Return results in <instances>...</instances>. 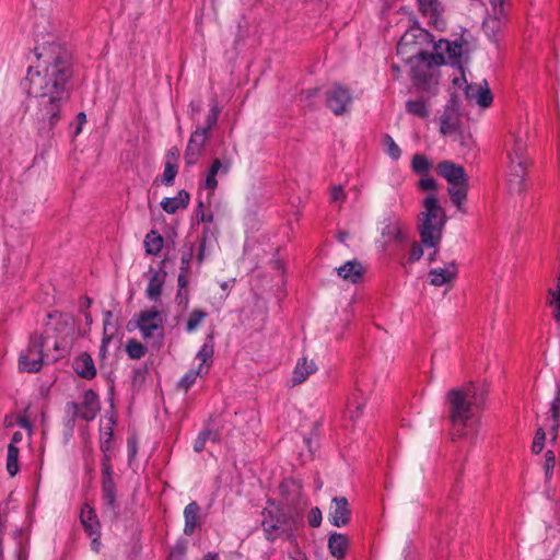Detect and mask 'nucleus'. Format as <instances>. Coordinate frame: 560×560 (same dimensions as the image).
<instances>
[{
  "instance_id": "1",
  "label": "nucleus",
  "mask_w": 560,
  "mask_h": 560,
  "mask_svg": "<svg viewBox=\"0 0 560 560\" xmlns=\"http://www.w3.org/2000/svg\"><path fill=\"white\" fill-rule=\"evenodd\" d=\"M35 52L37 62L27 69L24 89L36 100L34 118L38 130L47 133L61 119L70 98L72 61L70 54L55 44L36 48Z\"/></svg>"
},
{
  "instance_id": "25",
  "label": "nucleus",
  "mask_w": 560,
  "mask_h": 560,
  "mask_svg": "<svg viewBox=\"0 0 560 560\" xmlns=\"http://www.w3.org/2000/svg\"><path fill=\"white\" fill-rule=\"evenodd\" d=\"M230 167H231L230 161H225L223 163L219 159L213 160V162L208 171V174L206 176L205 188L210 191H213L218 187L217 175L219 173L226 174L230 171Z\"/></svg>"
},
{
  "instance_id": "31",
  "label": "nucleus",
  "mask_w": 560,
  "mask_h": 560,
  "mask_svg": "<svg viewBox=\"0 0 560 560\" xmlns=\"http://www.w3.org/2000/svg\"><path fill=\"white\" fill-rule=\"evenodd\" d=\"M213 357V346L211 343H203L196 355L198 368L196 374H205L208 372Z\"/></svg>"
},
{
  "instance_id": "24",
  "label": "nucleus",
  "mask_w": 560,
  "mask_h": 560,
  "mask_svg": "<svg viewBox=\"0 0 560 560\" xmlns=\"http://www.w3.org/2000/svg\"><path fill=\"white\" fill-rule=\"evenodd\" d=\"M466 94L468 97L475 98L477 104L481 107L490 106L493 101L492 93L488 88L487 81H483V84L468 85Z\"/></svg>"
},
{
  "instance_id": "45",
  "label": "nucleus",
  "mask_w": 560,
  "mask_h": 560,
  "mask_svg": "<svg viewBox=\"0 0 560 560\" xmlns=\"http://www.w3.org/2000/svg\"><path fill=\"white\" fill-rule=\"evenodd\" d=\"M127 352L131 359H140L145 353V348L136 340H130L127 343Z\"/></svg>"
},
{
  "instance_id": "4",
  "label": "nucleus",
  "mask_w": 560,
  "mask_h": 560,
  "mask_svg": "<svg viewBox=\"0 0 560 560\" xmlns=\"http://www.w3.org/2000/svg\"><path fill=\"white\" fill-rule=\"evenodd\" d=\"M423 211L419 217V235L425 246H438L441 243L443 230L446 223L444 209L439 205L434 195H429L423 200Z\"/></svg>"
},
{
  "instance_id": "44",
  "label": "nucleus",
  "mask_w": 560,
  "mask_h": 560,
  "mask_svg": "<svg viewBox=\"0 0 560 560\" xmlns=\"http://www.w3.org/2000/svg\"><path fill=\"white\" fill-rule=\"evenodd\" d=\"M383 142L386 145V152L393 160H398L400 158L401 151L399 147L395 143L394 139L389 135H385L383 137Z\"/></svg>"
},
{
  "instance_id": "55",
  "label": "nucleus",
  "mask_w": 560,
  "mask_h": 560,
  "mask_svg": "<svg viewBox=\"0 0 560 560\" xmlns=\"http://www.w3.org/2000/svg\"><path fill=\"white\" fill-rule=\"evenodd\" d=\"M418 187L422 190H434L436 188V182L432 177H425L419 180Z\"/></svg>"
},
{
  "instance_id": "16",
  "label": "nucleus",
  "mask_w": 560,
  "mask_h": 560,
  "mask_svg": "<svg viewBox=\"0 0 560 560\" xmlns=\"http://www.w3.org/2000/svg\"><path fill=\"white\" fill-rule=\"evenodd\" d=\"M430 284L442 287L452 282L457 276V265L452 261L444 268H434L429 271Z\"/></svg>"
},
{
  "instance_id": "21",
  "label": "nucleus",
  "mask_w": 560,
  "mask_h": 560,
  "mask_svg": "<svg viewBox=\"0 0 560 560\" xmlns=\"http://www.w3.org/2000/svg\"><path fill=\"white\" fill-rule=\"evenodd\" d=\"M350 540L347 535L332 533L328 537V550L331 557L342 560L346 557Z\"/></svg>"
},
{
  "instance_id": "35",
  "label": "nucleus",
  "mask_w": 560,
  "mask_h": 560,
  "mask_svg": "<svg viewBox=\"0 0 560 560\" xmlns=\"http://www.w3.org/2000/svg\"><path fill=\"white\" fill-rule=\"evenodd\" d=\"M364 404L365 402L361 397V390L359 388H355V390L352 393V396L350 397L349 404L350 419L352 421H355L358 418H360L363 411Z\"/></svg>"
},
{
  "instance_id": "37",
  "label": "nucleus",
  "mask_w": 560,
  "mask_h": 560,
  "mask_svg": "<svg viewBox=\"0 0 560 560\" xmlns=\"http://www.w3.org/2000/svg\"><path fill=\"white\" fill-rule=\"evenodd\" d=\"M548 294L551 296V300L549 301L550 305L555 306L553 310V318L557 322L558 325H560V273L557 278V287L556 289H550L548 291Z\"/></svg>"
},
{
  "instance_id": "60",
  "label": "nucleus",
  "mask_w": 560,
  "mask_h": 560,
  "mask_svg": "<svg viewBox=\"0 0 560 560\" xmlns=\"http://www.w3.org/2000/svg\"><path fill=\"white\" fill-rule=\"evenodd\" d=\"M110 340H112V337L106 336V335L104 336V338H103V340H102V345H101V347H100V353H101L103 357H105V354H106L107 346H108V343L110 342Z\"/></svg>"
},
{
  "instance_id": "47",
  "label": "nucleus",
  "mask_w": 560,
  "mask_h": 560,
  "mask_svg": "<svg viewBox=\"0 0 560 560\" xmlns=\"http://www.w3.org/2000/svg\"><path fill=\"white\" fill-rule=\"evenodd\" d=\"M423 243H417L415 242L412 245H411V248H410V253H409V256H408V262L409 264H415L416 261L420 260L421 257L423 256Z\"/></svg>"
},
{
  "instance_id": "20",
  "label": "nucleus",
  "mask_w": 560,
  "mask_h": 560,
  "mask_svg": "<svg viewBox=\"0 0 560 560\" xmlns=\"http://www.w3.org/2000/svg\"><path fill=\"white\" fill-rule=\"evenodd\" d=\"M150 278L145 289V295L150 301L156 302L160 300L162 290L166 279L164 270H150Z\"/></svg>"
},
{
  "instance_id": "54",
  "label": "nucleus",
  "mask_w": 560,
  "mask_h": 560,
  "mask_svg": "<svg viewBox=\"0 0 560 560\" xmlns=\"http://www.w3.org/2000/svg\"><path fill=\"white\" fill-rule=\"evenodd\" d=\"M346 198L342 186H334L330 191V200L332 202L343 201Z\"/></svg>"
},
{
  "instance_id": "8",
  "label": "nucleus",
  "mask_w": 560,
  "mask_h": 560,
  "mask_svg": "<svg viewBox=\"0 0 560 560\" xmlns=\"http://www.w3.org/2000/svg\"><path fill=\"white\" fill-rule=\"evenodd\" d=\"M114 454H103L101 462L102 472V501L104 504V515L109 516L112 520L118 517V502H117V489L113 478V465L112 457Z\"/></svg>"
},
{
  "instance_id": "53",
  "label": "nucleus",
  "mask_w": 560,
  "mask_h": 560,
  "mask_svg": "<svg viewBox=\"0 0 560 560\" xmlns=\"http://www.w3.org/2000/svg\"><path fill=\"white\" fill-rule=\"evenodd\" d=\"M176 303L182 306L183 308H187L189 303V292L187 289H178L176 296H175Z\"/></svg>"
},
{
  "instance_id": "17",
  "label": "nucleus",
  "mask_w": 560,
  "mask_h": 560,
  "mask_svg": "<svg viewBox=\"0 0 560 560\" xmlns=\"http://www.w3.org/2000/svg\"><path fill=\"white\" fill-rule=\"evenodd\" d=\"M508 21V14H495V13H487L482 28L486 35L494 43L498 42V35L503 30L505 23Z\"/></svg>"
},
{
  "instance_id": "34",
  "label": "nucleus",
  "mask_w": 560,
  "mask_h": 560,
  "mask_svg": "<svg viewBox=\"0 0 560 560\" xmlns=\"http://www.w3.org/2000/svg\"><path fill=\"white\" fill-rule=\"evenodd\" d=\"M19 448L16 445H13V443H10L8 445V452H7V471L11 477H14L19 470Z\"/></svg>"
},
{
  "instance_id": "7",
  "label": "nucleus",
  "mask_w": 560,
  "mask_h": 560,
  "mask_svg": "<svg viewBox=\"0 0 560 560\" xmlns=\"http://www.w3.org/2000/svg\"><path fill=\"white\" fill-rule=\"evenodd\" d=\"M46 345L47 337L37 334L32 335L26 349L20 353L19 370L27 373L38 372L43 364L50 360L49 354L44 349Z\"/></svg>"
},
{
  "instance_id": "61",
  "label": "nucleus",
  "mask_w": 560,
  "mask_h": 560,
  "mask_svg": "<svg viewBox=\"0 0 560 560\" xmlns=\"http://www.w3.org/2000/svg\"><path fill=\"white\" fill-rule=\"evenodd\" d=\"M128 453H129V456H135L137 453V443H136L135 439L128 440Z\"/></svg>"
},
{
  "instance_id": "27",
  "label": "nucleus",
  "mask_w": 560,
  "mask_h": 560,
  "mask_svg": "<svg viewBox=\"0 0 560 560\" xmlns=\"http://www.w3.org/2000/svg\"><path fill=\"white\" fill-rule=\"evenodd\" d=\"M73 369L78 375H80L81 377H83L85 380H91L96 374V369L94 366V362H93L92 358L86 353L79 355L74 360Z\"/></svg>"
},
{
  "instance_id": "41",
  "label": "nucleus",
  "mask_w": 560,
  "mask_h": 560,
  "mask_svg": "<svg viewBox=\"0 0 560 560\" xmlns=\"http://www.w3.org/2000/svg\"><path fill=\"white\" fill-rule=\"evenodd\" d=\"M113 438L114 432L112 427L108 428L107 431L101 433L100 448L103 454H114Z\"/></svg>"
},
{
  "instance_id": "2",
  "label": "nucleus",
  "mask_w": 560,
  "mask_h": 560,
  "mask_svg": "<svg viewBox=\"0 0 560 560\" xmlns=\"http://www.w3.org/2000/svg\"><path fill=\"white\" fill-rule=\"evenodd\" d=\"M483 388L453 387L446 395L452 422L451 435L453 440L468 435L474 430V418L485 400Z\"/></svg>"
},
{
  "instance_id": "50",
  "label": "nucleus",
  "mask_w": 560,
  "mask_h": 560,
  "mask_svg": "<svg viewBox=\"0 0 560 560\" xmlns=\"http://www.w3.org/2000/svg\"><path fill=\"white\" fill-rule=\"evenodd\" d=\"M194 247L190 246L186 253H183L180 257V268L179 271L189 272L190 261L192 259Z\"/></svg>"
},
{
  "instance_id": "3",
  "label": "nucleus",
  "mask_w": 560,
  "mask_h": 560,
  "mask_svg": "<svg viewBox=\"0 0 560 560\" xmlns=\"http://www.w3.org/2000/svg\"><path fill=\"white\" fill-rule=\"evenodd\" d=\"M269 506L261 511V528L265 538L273 542L278 538L295 542V532L303 525V515L296 508L295 498H285L279 504L268 500Z\"/></svg>"
},
{
  "instance_id": "36",
  "label": "nucleus",
  "mask_w": 560,
  "mask_h": 560,
  "mask_svg": "<svg viewBox=\"0 0 560 560\" xmlns=\"http://www.w3.org/2000/svg\"><path fill=\"white\" fill-rule=\"evenodd\" d=\"M208 441H212V442H218L219 441V434L218 432L215 431H212L210 429H205L202 430L197 439L195 440V443H194V451L196 453H201L205 447H206V443Z\"/></svg>"
},
{
  "instance_id": "40",
  "label": "nucleus",
  "mask_w": 560,
  "mask_h": 560,
  "mask_svg": "<svg viewBox=\"0 0 560 560\" xmlns=\"http://www.w3.org/2000/svg\"><path fill=\"white\" fill-rule=\"evenodd\" d=\"M207 316L208 314L205 311L194 310L186 322V331L194 332Z\"/></svg>"
},
{
  "instance_id": "10",
  "label": "nucleus",
  "mask_w": 560,
  "mask_h": 560,
  "mask_svg": "<svg viewBox=\"0 0 560 560\" xmlns=\"http://www.w3.org/2000/svg\"><path fill=\"white\" fill-rule=\"evenodd\" d=\"M411 68L412 80L417 85H430L433 81L432 60L428 51L417 50L413 56L408 59Z\"/></svg>"
},
{
  "instance_id": "19",
  "label": "nucleus",
  "mask_w": 560,
  "mask_h": 560,
  "mask_svg": "<svg viewBox=\"0 0 560 560\" xmlns=\"http://www.w3.org/2000/svg\"><path fill=\"white\" fill-rule=\"evenodd\" d=\"M80 521L84 532L89 536L98 535L101 533V523L95 510L88 503L81 508Z\"/></svg>"
},
{
  "instance_id": "30",
  "label": "nucleus",
  "mask_w": 560,
  "mask_h": 560,
  "mask_svg": "<svg viewBox=\"0 0 560 560\" xmlns=\"http://www.w3.org/2000/svg\"><path fill=\"white\" fill-rule=\"evenodd\" d=\"M143 245L148 255L158 256L163 248L164 238L156 230H151L144 236Z\"/></svg>"
},
{
  "instance_id": "46",
  "label": "nucleus",
  "mask_w": 560,
  "mask_h": 560,
  "mask_svg": "<svg viewBox=\"0 0 560 560\" xmlns=\"http://www.w3.org/2000/svg\"><path fill=\"white\" fill-rule=\"evenodd\" d=\"M546 441V431L544 428H538L532 444V452L534 454H539L545 445Z\"/></svg>"
},
{
  "instance_id": "13",
  "label": "nucleus",
  "mask_w": 560,
  "mask_h": 560,
  "mask_svg": "<svg viewBox=\"0 0 560 560\" xmlns=\"http://www.w3.org/2000/svg\"><path fill=\"white\" fill-rule=\"evenodd\" d=\"M209 135L206 133V130L196 129L194 132H191L184 153V159L187 166L195 165L202 156Z\"/></svg>"
},
{
  "instance_id": "51",
  "label": "nucleus",
  "mask_w": 560,
  "mask_h": 560,
  "mask_svg": "<svg viewBox=\"0 0 560 560\" xmlns=\"http://www.w3.org/2000/svg\"><path fill=\"white\" fill-rule=\"evenodd\" d=\"M195 217L198 222H212L213 220V215L211 213H206V211L203 210L202 201L198 203V207L195 210Z\"/></svg>"
},
{
  "instance_id": "15",
  "label": "nucleus",
  "mask_w": 560,
  "mask_h": 560,
  "mask_svg": "<svg viewBox=\"0 0 560 560\" xmlns=\"http://www.w3.org/2000/svg\"><path fill=\"white\" fill-rule=\"evenodd\" d=\"M162 315L156 310L143 311L139 314L138 328L144 338L151 337L154 330L162 327Z\"/></svg>"
},
{
  "instance_id": "63",
  "label": "nucleus",
  "mask_w": 560,
  "mask_h": 560,
  "mask_svg": "<svg viewBox=\"0 0 560 560\" xmlns=\"http://www.w3.org/2000/svg\"><path fill=\"white\" fill-rule=\"evenodd\" d=\"M292 559L293 560H306V556L301 549L296 548L294 556H292Z\"/></svg>"
},
{
  "instance_id": "56",
  "label": "nucleus",
  "mask_w": 560,
  "mask_h": 560,
  "mask_svg": "<svg viewBox=\"0 0 560 560\" xmlns=\"http://www.w3.org/2000/svg\"><path fill=\"white\" fill-rule=\"evenodd\" d=\"M197 370H190L189 372H187L183 378L180 380L179 384L178 385H191L196 382L197 380V376H199L200 374H196Z\"/></svg>"
},
{
  "instance_id": "33",
  "label": "nucleus",
  "mask_w": 560,
  "mask_h": 560,
  "mask_svg": "<svg viewBox=\"0 0 560 560\" xmlns=\"http://www.w3.org/2000/svg\"><path fill=\"white\" fill-rule=\"evenodd\" d=\"M406 112L421 119H425L430 115L429 105L423 98L408 100Z\"/></svg>"
},
{
  "instance_id": "18",
  "label": "nucleus",
  "mask_w": 560,
  "mask_h": 560,
  "mask_svg": "<svg viewBox=\"0 0 560 560\" xmlns=\"http://www.w3.org/2000/svg\"><path fill=\"white\" fill-rule=\"evenodd\" d=\"M336 271L342 280L350 283H358L362 279L365 269L359 260L353 259L336 268Z\"/></svg>"
},
{
  "instance_id": "6",
  "label": "nucleus",
  "mask_w": 560,
  "mask_h": 560,
  "mask_svg": "<svg viewBox=\"0 0 560 560\" xmlns=\"http://www.w3.org/2000/svg\"><path fill=\"white\" fill-rule=\"evenodd\" d=\"M436 170L448 184L447 192L452 202L458 211L466 213L464 201L467 199L468 179L464 167L451 161H443L439 163Z\"/></svg>"
},
{
  "instance_id": "58",
  "label": "nucleus",
  "mask_w": 560,
  "mask_h": 560,
  "mask_svg": "<svg viewBox=\"0 0 560 560\" xmlns=\"http://www.w3.org/2000/svg\"><path fill=\"white\" fill-rule=\"evenodd\" d=\"M318 92H319V89L314 88V89H308V90L304 91L302 93V95L304 96V100L306 102H308V105L312 106L313 105L312 100L317 96Z\"/></svg>"
},
{
  "instance_id": "39",
  "label": "nucleus",
  "mask_w": 560,
  "mask_h": 560,
  "mask_svg": "<svg viewBox=\"0 0 560 560\" xmlns=\"http://www.w3.org/2000/svg\"><path fill=\"white\" fill-rule=\"evenodd\" d=\"M219 114H220V107L218 106L217 102L213 101L211 104L210 110L206 117L205 127H198L197 129L206 130V133L210 136V131L217 125Z\"/></svg>"
},
{
  "instance_id": "9",
  "label": "nucleus",
  "mask_w": 560,
  "mask_h": 560,
  "mask_svg": "<svg viewBox=\"0 0 560 560\" xmlns=\"http://www.w3.org/2000/svg\"><path fill=\"white\" fill-rule=\"evenodd\" d=\"M101 410V402L97 394L89 389L83 395L81 402L68 401L66 405V415L68 423L73 424L80 418L85 421H92L96 418Z\"/></svg>"
},
{
  "instance_id": "26",
  "label": "nucleus",
  "mask_w": 560,
  "mask_h": 560,
  "mask_svg": "<svg viewBox=\"0 0 560 560\" xmlns=\"http://www.w3.org/2000/svg\"><path fill=\"white\" fill-rule=\"evenodd\" d=\"M550 416L546 418V428L551 434V441L555 442L558 438L559 431V417H560V394L558 393L550 404Z\"/></svg>"
},
{
  "instance_id": "43",
  "label": "nucleus",
  "mask_w": 560,
  "mask_h": 560,
  "mask_svg": "<svg viewBox=\"0 0 560 560\" xmlns=\"http://www.w3.org/2000/svg\"><path fill=\"white\" fill-rule=\"evenodd\" d=\"M177 164L170 162H165L164 172L162 175V183L165 185H172L177 175Z\"/></svg>"
},
{
  "instance_id": "64",
  "label": "nucleus",
  "mask_w": 560,
  "mask_h": 560,
  "mask_svg": "<svg viewBox=\"0 0 560 560\" xmlns=\"http://www.w3.org/2000/svg\"><path fill=\"white\" fill-rule=\"evenodd\" d=\"M201 560H219V555L217 552H207Z\"/></svg>"
},
{
  "instance_id": "22",
  "label": "nucleus",
  "mask_w": 560,
  "mask_h": 560,
  "mask_svg": "<svg viewBox=\"0 0 560 560\" xmlns=\"http://www.w3.org/2000/svg\"><path fill=\"white\" fill-rule=\"evenodd\" d=\"M420 12L429 18V22L435 27L443 25V21L440 19L442 12V5L439 0H417Z\"/></svg>"
},
{
  "instance_id": "42",
  "label": "nucleus",
  "mask_w": 560,
  "mask_h": 560,
  "mask_svg": "<svg viewBox=\"0 0 560 560\" xmlns=\"http://www.w3.org/2000/svg\"><path fill=\"white\" fill-rule=\"evenodd\" d=\"M430 161L422 154H416L412 159V170L420 175H425L431 168Z\"/></svg>"
},
{
  "instance_id": "52",
  "label": "nucleus",
  "mask_w": 560,
  "mask_h": 560,
  "mask_svg": "<svg viewBox=\"0 0 560 560\" xmlns=\"http://www.w3.org/2000/svg\"><path fill=\"white\" fill-rule=\"evenodd\" d=\"M322 511L318 508L311 509L308 513V524L311 527H318L322 523Z\"/></svg>"
},
{
  "instance_id": "5",
  "label": "nucleus",
  "mask_w": 560,
  "mask_h": 560,
  "mask_svg": "<svg viewBox=\"0 0 560 560\" xmlns=\"http://www.w3.org/2000/svg\"><path fill=\"white\" fill-rule=\"evenodd\" d=\"M527 142L526 135H512L511 141L506 143L509 159V184L513 191L524 190V177L527 167Z\"/></svg>"
},
{
  "instance_id": "57",
  "label": "nucleus",
  "mask_w": 560,
  "mask_h": 560,
  "mask_svg": "<svg viewBox=\"0 0 560 560\" xmlns=\"http://www.w3.org/2000/svg\"><path fill=\"white\" fill-rule=\"evenodd\" d=\"M178 289H187L189 283V272L186 271H179L178 278H177Z\"/></svg>"
},
{
  "instance_id": "23",
  "label": "nucleus",
  "mask_w": 560,
  "mask_h": 560,
  "mask_svg": "<svg viewBox=\"0 0 560 560\" xmlns=\"http://www.w3.org/2000/svg\"><path fill=\"white\" fill-rule=\"evenodd\" d=\"M189 200V194L182 189L175 197L163 198L161 201V207L166 213L173 214L179 209L187 208Z\"/></svg>"
},
{
  "instance_id": "12",
  "label": "nucleus",
  "mask_w": 560,
  "mask_h": 560,
  "mask_svg": "<svg viewBox=\"0 0 560 560\" xmlns=\"http://www.w3.org/2000/svg\"><path fill=\"white\" fill-rule=\"evenodd\" d=\"M326 106L336 116L343 115L349 112L352 103L350 91L343 85L336 83L325 92Z\"/></svg>"
},
{
  "instance_id": "11",
  "label": "nucleus",
  "mask_w": 560,
  "mask_h": 560,
  "mask_svg": "<svg viewBox=\"0 0 560 560\" xmlns=\"http://www.w3.org/2000/svg\"><path fill=\"white\" fill-rule=\"evenodd\" d=\"M462 44L440 39L434 44L433 52H429V56L434 66H441L447 62L457 63L462 57Z\"/></svg>"
},
{
  "instance_id": "62",
  "label": "nucleus",
  "mask_w": 560,
  "mask_h": 560,
  "mask_svg": "<svg viewBox=\"0 0 560 560\" xmlns=\"http://www.w3.org/2000/svg\"><path fill=\"white\" fill-rule=\"evenodd\" d=\"M90 537L92 538V544H91L92 549H93L94 551L98 552V550H100V545H101V542H100L101 533H100L97 536H96V535H93V536H90Z\"/></svg>"
},
{
  "instance_id": "29",
  "label": "nucleus",
  "mask_w": 560,
  "mask_h": 560,
  "mask_svg": "<svg viewBox=\"0 0 560 560\" xmlns=\"http://www.w3.org/2000/svg\"><path fill=\"white\" fill-rule=\"evenodd\" d=\"M316 371V365L314 361H308L306 358H303L298 361L295 369L293 371V385H299L306 381L307 376Z\"/></svg>"
},
{
  "instance_id": "14",
  "label": "nucleus",
  "mask_w": 560,
  "mask_h": 560,
  "mask_svg": "<svg viewBox=\"0 0 560 560\" xmlns=\"http://www.w3.org/2000/svg\"><path fill=\"white\" fill-rule=\"evenodd\" d=\"M332 505L328 513V521L336 527H342L349 524L351 510L346 497H335L331 500Z\"/></svg>"
},
{
  "instance_id": "59",
  "label": "nucleus",
  "mask_w": 560,
  "mask_h": 560,
  "mask_svg": "<svg viewBox=\"0 0 560 560\" xmlns=\"http://www.w3.org/2000/svg\"><path fill=\"white\" fill-rule=\"evenodd\" d=\"M179 159V150L177 148H172L168 150L166 154V162H172L174 164L177 163V160Z\"/></svg>"
},
{
  "instance_id": "49",
  "label": "nucleus",
  "mask_w": 560,
  "mask_h": 560,
  "mask_svg": "<svg viewBox=\"0 0 560 560\" xmlns=\"http://www.w3.org/2000/svg\"><path fill=\"white\" fill-rule=\"evenodd\" d=\"M490 3V9L487 13H495V14H508L506 12V0H488Z\"/></svg>"
},
{
  "instance_id": "32",
  "label": "nucleus",
  "mask_w": 560,
  "mask_h": 560,
  "mask_svg": "<svg viewBox=\"0 0 560 560\" xmlns=\"http://www.w3.org/2000/svg\"><path fill=\"white\" fill-rule=\"evenodd\" d=\"M457 129V115L454 108L446 106L440 118V131L443 135H451Z\"/></svg>"
},
{
  "instance_id": "28",
  "label": "nucleus",
  "mask_w": 560,
  "mask_h": 560,
  "mask_svg": "<svg viewBox=\"0 0 560 560\" xmlns=\"http://www.w3.org/2000/svg\"><path fill=\"white\" fill-rule=\"evenodd\" d=\"M200 513V506L196 501L188 503L184 510L185 526L184 533L186 535H192L195 529L199 525L198 516Z\"/></svg>"
},
{
  "instance_id": "48",
  "label": "nucleus",
  "mask_w": 560,
  "mask_h": 560,
  "mask_svg": "<svg viewBox=\"0 0 560 560\" xmlns=\"http://www.w3.org/2000/svg\"><path fill=\"white\" fill-rule=\"evenodd\" d=\"M556 466V456L552 451H547L545 454V475L547 479H550L553 468Z\"/></svg>"
},
{
  "instance_id": "38",
  "label": "nucleus",
  "mask_w": 560,
  "mask_h": 560,
  "mask_svg": "<svg viewBox=\"0 0 560 560\" xmlns=\"http://www.w3.org/2000/svg\"><path fill=\"white\" fill-rule=\"evenodd\" d=\"M383 237L387 241H397L402 237V226L398 221L389 222L382 230Z\"/></svg>"
}]
</instances>
